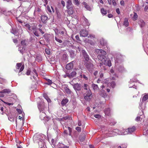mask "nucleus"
I'll list each match as a JSON object with an SVG mask.
<instances>
[{
    "mask_svg": "<svg viewBox=\"0 0 148 148\" xmlns=\"http://www.w3.org/2000/svg\"><path fill=\"white\" fill-rule=\"evenodd\" d=\"M95 51L98 54L97 57L99 60L101 62L100 63V66L103 64L109 67L111 66V60L109 59L106 58V51L101 49H97Z\"/></svg>",
    "mask_w": 148,
    "mask_h": 148,
    "instance_id": "nucleus-1",
    "label": "nucleus"
},
{
    "mask_svg": "<svg viewBox=\"0 0 148 148\" xmlns=\"http://www.w3.org/2000/svg\"><path fill=\"white\" fill-rule=\"evenodd\" d=\"M83 95L84 99L87 101H90L93 97L90 89L84 93Z\"/></svg>",
    "mask_w": 148,
    "mask_h": 148,
    "instance_id": "nucleus-2",
    "label": "nucleus"
},
{
    "mask_svg": "<svg viewBox=\"0 0 148 148\" xmlns=\"http://www.w3.org/2000/svg\"><path fill=\"white\" fill-rule=\"evenodd\" d=\"M27 41L26 40H23L21 42V45L23 47H22L20 46L18 48V50L22 53H23V51L25 50L26 49V47L27 45Z\"/></svg>",
    "mask_w": 148,
    "mask_h": 148,
    "instance_id": "nucleus-3",
    "label": "nucleus"
},
{
    "mask_svg": "<svg viewBox=\"0 0 148 148\" xmlns=\"http://www.w3.org/2000/svg\"><path fill=\"white\" fill-rule=\"evenodd\" d=\"M25 27L27 28V30L30 32L35 31L36 29V27L34 25H30L27 23L25 25Z\"/></svg>",
    "mask_w": 148,
    "mask_h": 148,
    "instance_id": "nucleus-4",
    "label": "nucleus"
},
{
    "mask_svg": "<svg viewBox=\"0 0 148 148\" xmlns=\"http://www.w3.org/2000/svg\"><path fill=\"white\" fill-rule=\"evenodd\" d=\"M43 37L47 42H49L53 38L52 36L48 34H45L43 36Z\"/></svg>",
    "mask_w": 148,
    "mask_h": 148,
    "instance_id": "nucleus-5",
    "label": "nucleus"
},
{
    "mask_svg": "<svg viewBox=\"0 0 148 148\" xmlns=\"http://www.w3.org/2000/svg\"><path fill=\"white\" fill-rule=\"evenodd\" d=\"M136 130V127L134 126L132 127L128 128L127 129H123V130L124 132H127V134L129 133H131L135 131Z\"/></svg>",
    "mask_w": 148,
    "mask_h": 148,
    "instance_id": "nucleus-6",
    "label": "nucleus"
},
{
    "mask_svg": "<svg viewBox=\"0 0 148 148\" xmlns=\"http://www.w3.org/2000/svg\"><path fill=\"white\" fill-rule=\"evenodd\" d=\"M16 69H19L20 67H21L19 70V72L22 71L24 69V65H22V64L21 63H18L16 64Z\"/></svg>",
    "mask_w": 148,
    "mask_h": 148,
    "instance_id": "nucleus-7",
    "label": "nucleus"
},
{
    "mask_svg": "<svg viewBox=\"0 0 148 148\" xmlns=\"http://www.w3.org/2000/svg\"><path fill=\"white\" fill-rule=\"evenodd\" d=\"M80 34L81 36L84 37H86L88 35V31L86 30L82 29L80 31Z\"/></svg>",
    "mask_w": 148,
    "mask_h": 148,
    "instance_id": "nucleus-8",
    "label": "nucleus"
},
{
    "mask_svg": "<svg viewBox=\"0 0 148 148\" xmlns=\"http://www.w3.org/2000/svg\"><path fill=\"white\" fill-rule=\"evenodd\" d=\"M113 132L116 133L120 135H125L126 134H127V132H124L123 129L121 131L117 129H114L113 130Z\"/></svg>",
    "mask_w": 148,
    "mask_h": 148,
    "instance_id": "nucleus-9",
    "label": "nucleus"
},
{
    "mask_svg": "<svg viewBox=\"0 0 148 148\" xmlns=\"http://www.w3.org/2000/svg\"><path fill=\"white\" fill-rule=\"evenodd\" d=\"M82 53L85 60L87 61L89 60V56L84 50H82Z\"/></svg>",
    "mask_w": 148,
    "mask_h": 148,
    "instance_id": "nucleus-10",
    "label": "nucleus"
},
{
    "mask_svg": "<svg viewBox=\"0 0 148 148\" xmlns=\"http://www.w3.org/2000/svg\"><path fill=\"white\" fill-rule=\"evenodd\" d=\"M40 136L39 135H35L33 137V139L34 141L36 143H38L39 144L40 143H41V140L40 139L39 137Z\"/></svg>",
    "mask_w": 148,
    "mask_h": 148,
    "instance_id": "nucleus-11",
    "label": "nucleus"
},
{
    "mask_svg": "<svg viewBox=\"0 0 148 148\" xmlns=\"http://www.w3.org/2000/svg\"><path fill=\"white\" fill-rule=\"evenodd\" d=\"M85 66L87 69L90 71L93 68L94 65L92 63L88 62L86 64Z\"/></svg>",
    "mask_w": 148,
    "mask_h": 148,
    "instance_id": "nucleus-12",
    "label": "nucleus"
},
{
    "mask_svg": "<svg viewBox=\"0 0 148 148\" xmlns=\"http://www.w3.org/2000/svg\"><path fill=\"white\" fill-rule=\"evenodd\" d=\"M73 87L76 91H79L81 89V87L80 85L78 83L74 84L73 85Z\"/></svg>",
    "mask_w": 148,
    "mask_h": 148,
    "instance_id": "nucleus-13",
    "label": "nucleus"
},
{
    "mask_svg": "<svg viewBox=\"0 0 148 148\" xmlns=\"http://www.w3.org/2000/svg\"><path fill=\"white\" fill-rule=\"evenodd\" d=\"M70 143L68 142V144H60L59 145V148H69Z\"/></svg>",
    "mask_w": 148,
    "mask_h": 148,
    "instance_id": "nucleus-14",
    "label": "nucleus"
},
{
    "mask_svg": "<svg viewBox=\"0 0 148 148\" xmlns=\"http://www.w3.org/2000/svg\"><path fill=\"white\" fill-rule=\"evenodd\" d=\"M48 17L45 15L41 16V19L42 22L44 23H46L48 20Z\"/></svg>",
    "mask_w": 148,
    "mask_h": 148,
    "instance_id": "nucleus-15",
    "label": "nucleus"
},
{
    "mask_svg": "<svg viewBox=\"0 0 148 148\" xmlns=\"http://www.w3.org/2000/svg\"><path fill=\"white\" fill-rule=\"evenodd\" d=\"M73 63L72 62H70L66 65V68L68 70H70L73 68Z\"/></svg>",
    "mask_w": 148,
    "mask_h": 148,
    "instance_id": "nucleus-16",
    "label": "nucleus"
},
{
    "mask_svg": "<svg viewBox=\"0 0 148 148\" xmlns=\"http://www.w3.org/2000/svg\"><path fill=\"white\" fill-rule=\"evenodd\" d=\"M69 101V100L67 98H64L61 102V104L63 106H65Z\"/></svg>",
    "mask_w": 148,
    "mask_h": 148,
    "instance_id": "nucleus-17",
    "label": "nucleus"
},
{
    "mask_svg": "<svg viewBox=\"0 0 148 148\" xmlns=\"http://www.w3.org/2000/svg\"><path fill=\"white\" fill-rule=\"evenodd\" d=\"M73 6L69 8L68 9V13L69 15H72L73 13Z\"/></svg>",
    "mask_w": 148,
    "mask_h": 148,
    "instance_id": "nucleus-18",
    "label": "nucleus"
},
{
    "mask_svg": "<svg viewBox=\"0 0 148 148\" xmlns=\"http://www.w3.org/2000/svg\"><path fill=\"white\" fill-rule=\"evenodd\" d=\"M100 95L103 97H106L107 96V94L103 90H101L100 92Z\"/></svg>",
    "mask_w": 148,
    "mask_h": 148,
    "instance_id": "nucleus-19",
    "label": "nucleus"
},
{
    "mask_svg": "<svg viewBox=\"0 0 148 148\" xmlns=\"http://www.w3.org/2000/svg\"><path fill=\"white\" fill-rule=\"evenodd\" d=\"M73 6L71 0H68L66 2V8Z\"/></svg>",
    "mask_w": 148,
    "mask_h": 148,
    "instance_id": "nucleus-20",
    "label": "nucleus"
},
{
    "mask_svg": "<svg viewBox=\"0 0 148 148\" xmlns=\"http://www.w3.org/2000/svg\"><path fill=\"white\" fill-rule=\"evenodd\" d=\"M138 24L141 28L144 27L145 25V22L143 20H141L139 21Z\"/></svg>",
    "mask_w": 148,
    "mask_h": 148,
    "instance_id": "nucleus-21",
    "label": "nucleus"
},
{
    "mask_svg": "<svg viewBox=\"0 0 148 148\" xmlns=\"http://www.w3.org/2000/svg\"><path fill=\"white\" fill-rule=\"evenodd\" d=\"M38 108L40 113L44 112V107L43 106L39 104L38 105Z\"/></svg>",
    "mask_w": 148,
    "mask_h": 148,
    "instance_id": "nucleus-22",
    "label": "nucleus"
},
{
    "mask_svg": "<svg viewBox=\"0 0 148 148\" xmlns=\"http://www.w3.org/2000/svg\"><path fill=\"white\" fill-rule=\"evenodd\" d=\"M11 91L10 89H6L1 91L0 92V93H3L5 94H9V93H10Z\"/></svg>",
    "mask_w": 148,
    "mask_h": 148,
    "instance_id": "nucleus-23",
    "label": "nucleus"
},
{
    "mask_svg": "<svg viewBox=\"0 0 148 148\" xmlns=\"http://www.w3.org/2000/svg\"><path fill=\"white\" fill-rule=\"evenodd\" d=\"M83 4L84 5L85 8H86L87 10L89 11L90 10V7L88 5V4L84 2H83Z\"/></svg>",
    "mask_w": 148,
    "mask_h": 148,
    "instance_id": "nucleus-24",
    "label": "nucleus"
},
{
    "mask_svg": "<svg viewBox=\"0 0 148 148\" xmlns=\"http://www.w3.org/2000/svg\"><path fill=\"white\" fill-rule=\"evenodd\" d=\"M123 25L125 27H127L129 26V23L127 18H125L123 22Z\"/></svg>",
    "mask_w": 148,
    "mask_h": 148,
    "instance_id": "nucleus-25",
    "label": "nucleus"
},
{
    "mask_svg": "<svg viewBox=\"0 0 148 148\" xmlns=\"http://www.w3.org/2000/svg\"><path fill=\"white\" fill-rule=\"evenodd\" d=\"M148 99V94H146L144 95L143 97L142 101V102H144Z\"/></svg>",
    "mask_w": 148,
    "mask_h": 148,
    "instance_id": "nucleus-26",
    "label": "nucleus"
},
{
    "mask_svg": "<svg viewBox=\"0 0 148 148\" xmlns=\"http://www.w3.org/2000/svg\"><path fill=\"white\" fill-rule=\"evenodd\" d=\"M92 87L93 89L94 90H97L98 88V85L94 84H92Z\"/></svg>",
    "mask_w": 148,
    "mask_h": 148,
    "instance_id": "nucleus-27",
    "label": "nucleus"
},
{
    "mask_svg": "<svg viewBox=\"0 0 148 148\" xmlns=\"http://www.w3.org/2000/svg\"><path fill=\"white\" fill-rule=\"evenodd\" d=\"M41 114L40 115V119H43L45 117L46 115V114L45 112H42L40 113Z\"/></svg>",
    "mask_w": 148,
    "mask_h": 148,
    "instance_id": "nucleus-28",
    "label": "nucleus"
},
{
    "mask_svg": "<svg viewBox=\"0 0 148 148\" xmlns=\"http://www.w3.org/2000/svg\"><path fill=\"white\" fill-rule=\"evenodd\" d=\"M101 12L102 14L103 15H105L107 14L106 10L104 8H101Z\"/></svg>",
    "mask_w": 148,
    "mask_h": 148,
    "instance_id": "nucleus-29",
    "label": "nucleus"
},
{
    "mask_svg": "<svg viewBox=\"0 0 148 148\" xmlns=\"http://www.w3.org/2000/svg\"><path fill=\"white\" fill-rule=\"evenodd\" d=\"M83 87H84V90L86 91L88 89H90L89 88V86L87 84H84Z\"/></svg>",
    "mask_w": 148,
    "mask_h": 148,
    "instance_id": "nucleus-30",
    "label": "nucleus"
},
{
    "mask_svg": "<svg viewBox=\"0 0 148 148\" xmlns=\"http://www.w3.org/2000/svg\"><path fill=\"white\" fill-rule=\"evenodd\" d=\"M70 74L71 77L73 78L76 76V73L75 71H73L70 73Z\"/></svg>",
    "mask_w": 148,
    "mask_h": 148,
    "instance_id": "nucleus-31",
    "label": "nucleus"
},
{
    "mask_svg": "<svg viewBox=\"0 0 148 148\" xmlns=\"http://www.w3.org/2000/svg\"><path fill=\"white\" fill-rule=\"evenodd\" d=\"M116 85L115 82L114 81H112L110 83V86L113 88H114Z\"/></svg>",
    "mask_w": 148,
    "mask_h": 148,
    "instance_id": "nucleus-32",
    "label": "nucleus"
},
{
    "mask_svg": "<svg viewBox=\"0 0 148 148\" xmlns=\"http://www.w3.org/2000/svg\"><path fill=\"white\" fill-rule=\"evenodd\" d=\"M138 18V15L136 13H134V16L133 17V19L135 21Z\"/></svg>",
    "mask_w": 148,
    "mask_h": 148,
    "instance_id": "nucleus-33",
    "label": "nucleus"
},
{
    "mask_svg": "<svg viewBox=\"0 0 148 148\" xmlns=\"http://www.w3.org/2000/svg\"><path fill=\"white\" fill-rule=\"evenodd\" d=\"M23 126V125L21 126V127H19V126H17V124H16V129L18 131H21V130H22V127Z\"/></svg>",
    "mask_w": 148,
    "mask_h": 148,
    "instance_id": "nucleus-34",
    "label": "nucleus"
},
{
    "mask_svg": "<svg viewBox=\"0 0 148 148\" xmlns=\"http://www.w3.org/2000/svg\"><path fill=\"white\" fill-rule=\"evenodd\" d=\"M46 80L48 82L46 83V84L48 85H50L52 84V82L51 80H50L48 79H46Z\"/></svg>",
    "mask_w": 148,
    "mask_h": 148,
    "instance_id": "nucleus-35",
    "label": "nucleus"
},
{
    "mask_svg": "<svg viewBox=\"0 0 148 148\" xmlns=\"http://www.w3.org/2000/svg\"><path fill=\"white\" fill-rule=\"evenodd\" d=\"M33 33H34V35H35L37 37H38L39 36V35L38 32L36 31V29L35 31H33Z\"/></svg>",
    "mask_w": 148,
    "mask_h": 148,
    "instance_id": "nucleus-36",
    "label": "nucleus"
},
{
    "mask_svg": "<svg viewBox=\"0 0 148 148\" xmlns=\"http://www.w3.org/2000/svg\"><path fill=\"white\" fill-rule=\"evenodd\" d=\"M64 92L68 95L70 94L71 93V91L69 88H68Z\"/></svg>",
    "mask_w": 148,
    "mask_h": 148,
    "instance_id": "nucleus-37",
    "label": "nucleus"
},
{
    "mask_svg": "<svg viewBox=\"0 0 148 148\" xmlns=\"http://www.w3.org/2000/svg\"><path fill=\"white\" fill-rule=\"evenodd\" d=\"M55 39L57 42L59 43H61L62 42V41L61 40L58 38L56 37H55Z\"/></svg>",
    "mask_w": 148,
    "mask_h": 148,
    "instance_id": "nucleus-38",
    "label": "nucleus"
},
{
    "mask_svg": "<svg viewBox=\"0 0 148 148\" xmlns=\"http://www.w3.org/2000/svg\"><path fill=\"white\" fill-rule=\"evenodd\" d=\"M46 53L48 54H50L51 53V52L49 49H46L45 50Z\"/></svg>",
    "mask_w": 148,
    "mask_h": 148,
    "instance_id": "nucleus-39",
    "label": "nucleus"
},
{
    "mask_svg": "<svg viewBox=\"0 0 148 148\" xmlns=\"http://www.w3.org/2000/svg\"><path fill=\"white\" fill-rule=\"evenodd\" d=\"M16 110L18 112L19 114H22V113H23L22 110L20 109L17 108L16 109Z\"/></svg>",
    "mask_w": 148,
    "mask_h": 148,
    "instance_id": "nucleus-40",
    "label": "nucleus"
},
{
    "mask_svg": "<svg viewBox=\"0 0 148 148\" xmlns=\"http://www.w3.org/2000/svg\"><path fill=\"white\" fill-rule=\"evenodd\" d=\"M62 88L64 89V91H65L68 88V86L66 85H63L62 86Z\"/></svg>",
    "mask_w": 148,
    "mask_h": 148,
    "instance_id": "nucleus-41",
    "label": "nucleus"
},
{
    "mask_svg": "<svg viewBox=\"0 0 148 148\" xmlns=\"http://www.w3.org/2000/svg\"><path fill=\"white\" fill-rule=\"evenodd\" d=\"M75 129L79 132H80L81 131V128L80 127H77Z\"/></svg>",
    "mask_w": 148,
    "mask_h": 148,
    "instance_id": "nucleus-42",
    "label": "nucleus"
},
{
    "mask_svg": "<svg viewBox=\"0 0 148 148\" xmlns=\"http://www.w3.org/2000/svg\"><path fill=\"white\" fill-rule=\"evenodd\" d=\"M85 139V137L84 136H83L82 137L81 136H80L79 138V139L80 141L83 142V141Z\"/></svg>",
    "mask_w": 148,
    "mask_h": 148,
    "instance_id": "nucleus-43",
    "label": "nucleus"
},
{
    "mask_svg": "<svg viewBox=\"0 0 148 148\" xmlns=\"http://www.w3.org/2000/svg\"><path fill=\"white\" fill-rule=\"evenodd\" d=\"M33 72L34 75H35L36 76H38V74L36 69H34L33 70Z\"/></svg>",
    "mask_w": 148,
    "mask_h": 148,
    "instance_id": "nucleus-44",
    "label": "nucleus"
},
{
    "mask_svg": "<svg viewBox=\"0 0 148 148\" xmlns=\"http://www.w3.org/2000/svg\"><path fill=\"white\" fill-rule=\"evenodd\" d=\"M45 98L47 100L48 102H51V99L47 96L45 97Z\"/></svg>",
    "mask_w": 148,
    "mask_h": 148,
    "instance_id": "nucleus-45",
    "label": "nucleus"
},
{
    "mask_svg": "<svg viewBox=\"0 0 148 148\" xmlns=\"http://www.w3.org/2000/svg\"><path fill=\"white\" fill-rule=\"evenodd\" d=\"M67 128H68V130H69V135L70 136L71 135V132L72 131L71 128L70 127H68Z\"/></svg>",
    "mask_w": 148,
    "mask_h": 148,
    "instance_id": "nucleus-46",
    "label": "nucleus"
},
{
    "mask_svg": "<svg viewBox=\"0 0 148 148\" xmlns=\"http://www.w3.org/2000/svg\"><path fill=\"white\" fill-rule=\"evenodd\" d=\"M94 116L97 118L99 119V118H100L101 116L99 114H95L94 115Z\"/></svg>",
    "mask_w": 148,
    "mask_h": 148,
    "instance_id": "nucleus-47",
    "label": "nucleus"
},
{
    "mask_svg": "<svg viewBox=\"0 0 148 148\" xmlns=\"http://www.w3.org/2000/svg\"><path fill=\"white\" fill-rule=\"evenodd\" d=\"M61 3L62 5V6L63 7L65 6V2L64 1H63V0L61 1Z\"/></svg>",
    "mask_w": 148,
    "mask_h": 148,
    "instance_id": "nucleus-48",
    "label": "nucleus"
},
{
    "mask_svg": "<svg viewBox=\"0 0 148 148\" xmlns=\"http://www.w3.org/2000/svg\"><path fill=\"white\" fill-rule=\"evenodd\" d=\"M144 11L148 12V6H146L144 8Z\"/></svg>",
    "mask_w": 148,
    "mask_h": 148,
    "instance_id": "nucleus-49",
    "label": "nucleus"
},
{
    "mask_svg": "<svg viewBox=\"0 0 148 148\" xmlns=\"http://www.w3.org/2000/svg\"><path fill=\"white\" fill-rule=\"evenodd\" d=\"M81 76H82V77H83L85 79L87 80L88 79V78L84 74V75H81Z\"/></svg>",
    "mask_w": 148,
    "mask_h": 148,
    "instance_id": "nucleus-50",
    "label": "nucleus"
},
{
    "mask_svg": "<svg viewBox=\"0 0 148 148\" xmlns=\"http://www.w3.org/2000/svg\"><path fill=\"white\" fill-rule=\"evenodd\" d=\"M30 73H31V71L29 70H27V71L26 72V74L27 75H30Z\"/></svg>",
    "mask_w": 148,
    "mask_h": 148,
    "instance_id": "nucleus-51",
    "label": "nucleus"
},
{
    "mask_svg": "<svg viewBox=\"0 0 148 148\" xmlns=\"http://www.w3.org/2000/svg\"><path fill=\"white\" fill-rule=\"evenodd\" d=\"M88 42L91 45H93L94 44V43L91 40H88Z\"/></svg>",
    "mask_w": 148,
    "mask_h": 148,
    "instance_id": "nucleus-52",
    "label": "nucleus"
},
{
    "mask_svg": "<svg viewBox=\"0 0 148 148\" xmlns=\"http://www.w3.org/2000/svg\"><path fill=\"white\" fill-rule=\"evenodd\" d=\"M56 13L58 17H60V15L59 12L58 11L56 10Z\"/></svg>",
    "mask_w": 148,
    "mask_h": 148,
    "instance_id": "nucleus-53",
    "label": "nucleus"
},
{
    "mask_svg": "<svg viewBox=\"0 0 148 148\" xmlns=\"http://www.w3.org/2000/svg\"><path fill=\"white\" fill-rule=\"evenodd\" d=\"M140 117L139 116H137L135 119L136 121H139L140 120Z\"/></svg>",
    "mask_w": 148,
    "mask_h": 148,
    "instance_id": "nucleus-54",
    "label": "nucleus"
},
{
    "mask_svg": "<svg viewBox=\"0 0 148 148\" xmlns=\"http://www.w3.org/2000/svg\"><path fill=\"white\" fill-rule=\"evenodd\" d=\"M100 44L101 45H104V42L103 39L100 40Z\"/></svg>",
    "mask_w": 148,
    "mask_h": 148,
    "instance_id": "nucleus-55",
    "label": "nucleus"
},
{
    "mask_svg": "<svg viewBox=\"0 0 148 148\" xmlns=\"http://www.w3.org/2000/svg\"><path fill=\"white\" fill-rule=\"evenodd\" d=\"M116 13L119 14H120V10L119 8H117L116 10Z\"/></svg>",
    "mask_w": 148,
    "mask_h": 148,
    "instance_id": "nucleus-56",
    "label": "nucleus"
},
{
    "mask_svg": "<svg viewBox=\"0 0 148 148\" xmlns=\"http://www.w3.org/2000/svg\"><path fill=\"white\" fill-rule=\"evenodd\" d=\"M98 72L97 71H95L93 73V74L95 76H96L97 75Z\"/></svg>",
    "mask_w": 148,
    "mask_h": 148,
    "instance_id": "nucleus-57",
    "label": "nucleus"
},
{
    "mask_svg": "<svg viewBox=\"0 0 148 148\" xmlns=\"http://www.w3.org/2000/svg\"><path fill=\"white\" fill-rule=\"evenodd\" d=\"M120 4L121 5H124V4H125V3H124V2L123 1H120Z\"/></svg>",
    "mask_w": 148,
    "mask_h": 148,
    "instance_id": "nucleus-58",
    "label": "nucleus"
},
{
    "mask_svg": "<svg viewBox=\"0 0 148 148\" xmlns=\"http://www.w3.org/2000/svg\"><path fill=\"white\" fill-rule=\"evenodd\" d=\"M112 4L113 5L115 6L116 4V2L114 0H112Z\"/></svg>",
    "mask_w": 148,
    "mask_h": 148,
    "instance_id": "nucleus-59",
    "label": "nucleus"
},
{
    "mask_svg": "<svg viewBox=\"0 0 148 148\" xmlns=\"http://www.w3.org/2000/svg\"><path fill=\"white\" fill-rule=\"evenodd\" d=\"M47 10L49 12H51V8L49 6H47Z\"/></svg>",
    "mask_w": 148,
    "mask_h": 148,
    "instance_id": "nucleus-60",
    "label": "nucleus"
},
{
    "mask_svg": "<svg viewBox=\"0 0 148 148\" xmlns=\"http://www.w3.org/2000/svg\"><path fill=\"white\" fill-rule=\"evenodd\" d=\"M65 75H66L67 77L69 78H71V74L69 73H66Z\"/></svg>",
    "mask_w": 148,
    "mask_h": 148,
    "instance_id": "nucleus-61",
    "label": "nucleus"
},
{
    "mask_svg": "<svg viewBox=\"0 0 148 148\" xmlns=\"http://www.w3.org/2000/svg\"><path fill=\"white\" fill-rule=\"evenodd\" d=\"M75 38L77 40L79 41L80 40L79 37L78 35H76L75 36Z\"/></svg>",
    "mask_w": 148,
    "mask_h": 148,
    "instance_id": "nucleus-62",
    "label": "nucleus"
},
{
    "mask_svg": "<svg viewBox=\"0 0 148 148\" xmlns=\"http://www.w3.org/2000/svg\"><path fill=\"white\" fill-rule=\"evenodd\" d=\"M39 31L42 34H43L44 33V32H43L41 29L39 28L38 29Z\"/></svg>",
    "mask_w": 148,
    "mask_h": 148,
    "instance_id": "nucleus-63",
    "label": "nucleus"
},
{
    "mask_svg": "<svg viewBox=\"0 0 148 148\" xmlns=\"http://www.w3.org/2000/svg\"><path fill=\"white\" fill-rule=\"evenodd\" d=\"M113 16V15H112V14H109L108 15V17L109 18H112V17Z\"/></svg>",
    "mask_w": 148,
    "mask_h": 148,
    "instance_id": "nucleus-64",
    "label": "nucleus"
}]
</instances>
